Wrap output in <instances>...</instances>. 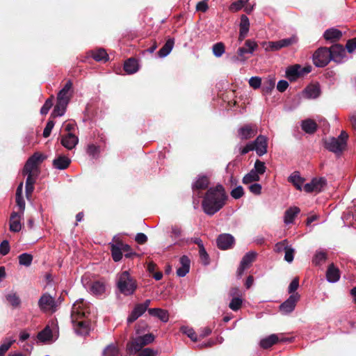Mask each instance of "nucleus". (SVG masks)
<instances>
[{
    "instance_id": "7ed1b4c3",
    "label": "nucleus",
    "mask_w": 356,
    "mask_h": 356,
    "mask_svg": "<svg viewBox=\"0 0 356 356\" xmlns=\"http://www.w3.org/2000/svg\"><path fill=\"white\" fill-rule=\"evenodd\" d=\"M84 300L81 298L76 300L72 308V321L74 326H77L76 332L79 334H83L88 332V324L84 321H77L78 318L86 316L88 312L84 308Z\"/></svg>"
},
{
    "instance_id": "0eeeda50",
    "label": "nucleus",
    "mask_w": 356,
    "mask_h": 356,
    "mask_svg": "<svg viewBox=\"0 0 356 356\" xmlns=\"http://www.w3.org/2000/svg\"><path fill=\"white\" fill-rule=\"evenodd\" d=\"M300 296L298 293H293L280 305V312L283 315L291 314L296 308V303L300 300Z\"/></svg>"
},
{
    "instance_id": "39448f33",
    "label": "nucleus",
    "mask_w": 356,
    "mask_h": 356,
    "mask_svg": "<svg viewBox=\"0 0 356 356\" xmlns=\"http://www.w3.org/2000/svg\"><path fill=\"white\" fill-rule=\"evenodd\" d=\"M44 159L45 156H44L42 154L39 152L34 153L26 161L22 170V174L24 175L26 174H31L38 176L39 173L38 165L42 163Z\"/></svg>"
},
{
    "instance_id": "6e6552de",
    "label": "nucleus",
    "mask_w": 356,
    "mask_h": 356,
    "mask_svg": "<svg viewBox=\"0 0 356 356\" xmlns=\"http://www.w3.org/2000/svg\"><path fill=\"white\" fill-rule=\"evenodd\" d=\"M38 307L42 312H55L57 304L54 298L49 293H45L38 300Z\"/></svg>"
},
{
    "instance_id": "a19ab883",
    "label": "nucleus",
    "mask_w": 356,
    "mask_h": 356,
    "mask_svg": "<svg viewBox=\"0 0 356 356\" xmlns=\"http://www.w3.org/2000/svg\"><path fill=\"white\" fill-rule=\"evenodd\" d=\"M33 261V256L29 253H22L19 256V263L26 267L30 266Z\"/></svg>"
},
{
    "instance_id": "603ef678",
    "label": "nucleus",
    "mask_w": 356,
    "mask_h": 356,
    "mask_svg": "<svg viewBox=\"0 0 356 356\" xmlns=\"http://www.w3.org/2000/svg\"><path fill=\"white\" fill-rule=\"evenodd\" d=\"M53 99L54 96H51L50 98H48L43 106H42L40 109V114L41 115H47L50 110V108L53 106Z\"/></svg>"
},
{
    "instance_id": "49530a36",
    "label": "nucleus",
    "mask_w": 356,
    "mask_h": 356,
    "mask_svg": "<svg viewBox=\"0 0 356 356\" xmlns=\"http://www.w3.org/2000/svg\"><path fill=\"white\" fill-rule=\"evenodd\" d=\"M180 330L182 333L186 334L192 341H197V335L193 328L187 326H181Z\"/></svg>"
},
{
    "instance_id": "2f4dec72",
    "label": "nucleus",
    "mask_w": 356,
    "mask_h": 356,
    "mask_svg": "<svg viewBox=\"0 0 356 356\" xmlns=\"http://www.w3.org/2000/svg\"><path fill=\"white\" fill-rule=\"evenodd\" d=\"M286 74L290 81H295L298 77L302 76L301 66L300 65H295L289 67L286 71Z\"/></svg>"
},
{
    "instance_id": "8fccbe9b",
    "label": "nucleus",
    "mask_w": 356,
    "mask_h": 356,
    "mask_svg": "<svg viewBox=\"0 0 356 356\" xmlns=\"http://www.w3.org/2000/svg\"><path fill=\"white\" fill-rule=\"evenodd\" d=\"M248 1L249 0H238L234 1L230 5L229 10L233 12L238 11L248 2Z\"/></svg>"
},
{
    "instance_id": "0e129e2a",
    "label": "nucleus",
    "mask_w": 356,
    "mask_h": 356,
    "mask_svg": "<svg viewBox=\"0 0 356 356\" xmlns=\"http://www.w3.org/2000/svg\"><path fill=\"white\" fill-rule=\"evenodd\" d=\"M174 46H163V47L158 51L159 58L166 57L172 50Z\"/></svg>"
},
{
    "instance_id": "5701e85b",
    "label": "nucleus",
    "mask_w": 356,
    "mask_h": 356,
    "mask_svg": "<svg viewBox=\"0 0 356 356\" xmlns=\"http://www.w3.org/2000/svg\"><path fill=\"white\" fill-rule=\"evenodd\" d=\"M150 316L158 318L163 323H167L169 320V313L167 310L161 308H150L148 309Z\"/></svg>"
},
{
    "instance_id": "338daca9",
    "label": "nucleus",
    "mask_w": 356,
    "mask_h": 356,
    "mask_svg": "<svg viewBox=\"0 0 356 356\" xmlns=\"http://www.w3.org/2000/svg\"><path fill=\"white\" fill-rule=\"evenodd\" d=\"M99 152V147L93 144L88 145L87 148V153L92 157L96 156Z\"/></svg>"
},
{
    "instance_id": "aec40b11",
    "label": "nucleus",
    "mask_w": 356,
    "mask_h": 356,
    "mask_svg": "<svg viewBox=\"0 0 356 356\" xmlns=\"http://www.w3.org/2000/svg\"><path fill=\"white\" fill-rule=\"evenodd\" d=\"M24 215L13 211L10 217V230L13 232H19L22 229L20 222L21 218Z\"/></svg>"
},
{
    "instance_id": "37998d69",
    "label": "nucleus",
    "mask_w": 356,
    "mask_h": 356,
    "mask_svg": "<svg viewBox=\"0 0 356 356\" xmlns=\"http://www.w3.org/2000/svg\"><path fill=\"white\" fill-rule=\"evenodd\" d=\"M298 42V39L296 35H293L290 38H285L277 42H269L268 44H292L297 43Z\"/></svg>"
},
{
    "instance_id": "4c0bfd02",
    "label": "nucleus",
    "mask_w": 356,
    "mask_h": 356,
    "mask_svg": "<svg viewBox=\"0 0 356 356\" xmlns=\"http://www.w3.org/2000/svg\"><path fill=\"white\" fill-rule=\"evenodd\" d=\"M6 300L10 304V305L17 308L20 306L21 300L19 297L15 292H10L6 295Z\"/></svg>"
},
{
    "instance_id": "4be33fe9",
    "label": "nucleus",
    "mask_w": 356,
    "mask_h": 356,
    "mask_svg": "<svg viewBox=\"0 0 356 356\" xmlns=\"http://www.w3.org/2000/svg\"><path fill=\"white\" fill-rule=\"evenodd\" d=\"M340 278V272L333 264L329 265L326 272V279L330 283H335Z\"/></svg>"
},
{
    "instance_id": "ea45409f",
    "label": "nucleus",
    "mask_w": 356,
    "mask_h": 356,
    "mask_svg": "<svg viewBox=\"0 0 356 356\" xmlns=\"http://www.w3.org/2000/svg\"><path fill=\"white\" fill-rule=\"evenodd\" d=\"M326 259L327 253L325 252L323 250H316L312 261L315 265L318 266L325 262Z\"/></svg>"
},
{
    "instance_id": "2eb2a0df",
    "label": "nucleus",
    "mask_w": 356,
    "mask_h": 356,
    "mask_svg": "<svg viewBox=\"0 0 356 356\" xmlns=\"http://www.w3.org/2000/svg\"><path fill=\"white\" fill-rule=\"evenodd\" d=\"M332 60L337 63H343L346 58V50L344 46H330Z\"/></svg>"
},
{
    "instance_id": "69168bd1",
    "label": "nucleus",
    "mask_w": 356,
    "mask_h": 356,
    "mask_svg": "<svg viewBox=\"0 0 356 356\" xmlns=\"http://www.w3.org/2000/svg\"><path fill=\"white\" fill-rule=\"evenodd\" d=\"M9 242L7 240H3L0 244V254L3 256H5L9 252Z\"/></svg>"
},
{
    "instance_id": "5fc2aeb1",
    "label": "nucleus",
    "mask_w": 356,
    "mask_h": 356,
    "mask_svg": "<svg viewBox=\"0 0 356 356\" xmlns=\"http://www.w3.org/2000/svg\"><path fill=\"white\" fill-rule=\"evenodd\" d=\"M230 194L234 199L238 200L244 195L243 188L241 186H238L232 190Z\"/></svg>"
},
{
    "instance_id": "09e8293b",
    "label": "nucleus",
    "mask_w": 356,
    "mask_h": 356,
    "mask_svg": "<svg viewBox=\"0 0 356 356\" xmlns=\"http://www.w3.org/2000/svg\"><path fill=\"white\" fill-rule=\"evenodd\" d=\"M120 248H122V253H124V257L127 258L131 257L136 253L131 250V248L128 244L123 243L122 241H118Z\"/></svg>"
},
{
    "instance_id": "c9c22d12",
    "label": "nucleus",
    "mask_w": 356,
    "mask_h": 356,
    "mask_svg": "<svg viewBox=\"0 0 356 356\" xmlns=\"http://www.w3.org/2000/svg\"><path fill=\"white\" fill-rule=\"evenodd\" d=\"M257 253L255 251H250L247 252L242 258L240 264L249 268L252 263L255 260Z\"/></svg>"
},
{
    "instance_id": "7c9ffc66",
    "label": "nucleus",
    "mask_w": 356,
    "mask_h": 356,
    "mask_svg": "<svg viewBox=\"0 0 356 356\" xmlns=\"http://www.w3.org/2000/svg\"><path fill=\"white\" fill-rule=\"evenodd\" d=\"M321 94V89L319 86L318 85H312L307 86L304 90V95L307 98L309 99H316Z\"/></svg>"
},
{
    "instance_id": "423d86ee",
    "label": "nucleus",
    "mask_w": 356,
    "mask_h": 356,
    "mask_svg": "<svg viewBox=\"0 0 356 356\" xmlns=\"http://www.w3.org/2000/svg\"><path fill=\"white\" fill-rule=\"evenodd\" d=\"M313 63L317 67H323L332 60L330 49L321 46L313 54Z\"/></svg>"
},
{
    "instance_id": "680f3d73",
    "label": "nucleus",
    "mask_w": 356,
    "mask_h": 356,
    "mask_svg": "<svg viewBox=\"0 0 356 356\" xmlns=\"http://www.w3.org/2000/svg\"><path fill=\"white\" fill-rule=\"evenodd\" d=\"M248 188H249L250 191L254 195H259L261 193L262 187L260 184H258V183L251 184Z\"/></svg>"
},
{
    "instance_id": "f704fd0d",
    "label": "nucleus",
    "mask_w": 356,
    "mask_h": 356,
    "mask_svg": "<svg viewBox=\"0 0 356 356\" xmlns=\"http://www.w3.org/2000/svg\"><path fill=\"white\" fill-rule=\"evenodd\" d=\"M289 181L292 183L298 190L302 191L304 179L300 176L298 172H294L291 174L289 177Z\"/></svg>"
},
{
    "instance_id": "e433bc0d",
    "label": "nucleus",
    "mask_w": 356,
    "mask_h": 356,
    "mask_svg": "<svg viewBox=\"0 0 356 356\" xmlns=\"http://www.w3.org/2000/svg\"><path fill=\"white\" fill-rule=\"evenodd\" d=\"M120 350L114 343H110L105 347L102 352V356H119Z\"/></svg>"
},
{
    "instance_id": "1a4fd4ad",
    "label": "nucleus",
    "mask_w": 356,
    "mask_h": 356,
    "mask_svg": "<svg viewBox=\"0 0 356 356\" xmlns=\"http://www.w3.org/2000/svg\"><path fill=\"white\" fill-rule=\"evenodd\" d=\"M327 181L324 177L313 178L309 183L304 185L303 189L307 193H320L326 186Z\"/></svg>"
},
{
    "instance_id": "c03bdc74",
    "label": "nucleus",
    "mask_w": 356,
    "mask_h": 356,
    "mask_svg": "<svg viewBox=\"0 0 356 356\" xmlns=\"http://www.w3.org/2000/svg\"><path fill=\"white\" fill-rule=\"evenodd\" d=\"M143 346H144L142 345L141 341H139L138 337H137L134 341L128 345V349L131 352L137 353L141 351Z\"/></svg>"
},
{
    "instance_id": "f8f14e48",
    "label": "nucleus",
    "mask_w": 356,
    "mask_h": 356,
    "mask_svg": "<svg viewBox=\"0 0 356 356\" xmlns=\"http://www.w3.org/2000/svg\"><path fill=\"white\" fill-rule=\"evenodd\" d=\"M325 146L327 149L336 154H340L346 147L345 142L334 137L327 140L325 143Z\"/></svg>"
},
{
    "instance_id": "dca6fc26",
    "label": "nucleus",
    "mask_w": 356,
    "mask_h": 356,
    "mask_svg": "<svg viewBox=\"0 0 356 356\" xmlns=\"http://www.w3.org/2000/svg\"><path fill=\"white\" fill-rule=\"evenodd\" d=\"M218 248L227 250L232 248L234 243V238L229 234H221L216 240Z\"/></svg>"
},
{
    "instance_id": "f3484780",
    "label": "nucleus",
    "mask_w": 356,
    "mask_h": 356,
    "mask_svg": "<svg viewBox=\"0 0 356 356\" xmlns=\"http://www.w3.org/2000/svg\"><path fill=\"white\" fill-rule=\"evenodd\" d=\"M180 266L177 269V275L178 277H185L190 270L191 260L186 255H183L179 259Z\"/></svg>"
},
{
    "instance_id": "774afa93",
    "label": "nucleus",
    "mask_w": 356,
    "mask_h": 356,
    "mask_svg": "<svg viewBox=\"0 0 356 356\" xmlns=\"http://www.w3.org/2000/svg\"><path fill=\"white\" fill-rule=\"evenodd\" d=\"M158 351L150 348H145L140 353V356H156Z\"/></svg>"
},
{
    "instance_id": "4468645a",
    "label": "nucleus",
    "mask_w": 356,
    "mask_h": 356,
    "mask_svg": "<svg viewBox=\"0 0 356 356\" xmlns=\"http://www.w3.org/2000/svg\"><path fill=\"white\" fill-rule=\"evenodd\" d=\"M252 143L254 150L259 156H261L267 152V138L265 136H258Z\"/></svg>"
},
{
    "instance_id": "20e7f679",
    "label": "nucleus",
    "mask_w": 356,
    "mask_h": 356,
    "mask_svg": "<svg viewBox=\"0 0 356 356\" xmlns=\"http://www.w3.org/2000/svg\"><path fill=\"white\" fill-rule=\"evenodd\" d=\"M81 282L83 287L92 295L99 297L106 293V284L103 281H90L86 277H82Z\"/></svg>"
},
{
    "instance_id": "393cba45",
    "label": "nucleus",
    "mask_w": 356,
    "mask_h": 356,
    "mask_svg": "<svg viewBox=\"0 0 356 356\" xmlns=\"http://www.w3.org/2000/svg\"><path fill=\"white\" fill-rule=\"evenodd\" d=\"M147 310L139 303L136 305L127 317V323H132L141 316Z\"/></svg>"
},
{
    "instance_id": "f257e3e1",
    "label": "nucleus",
    "mask_w": 356,
    "mask_h": 356,
    "mask_svg": "<svg viewBox=\"0 0 356 356\" xmlns=\"http://www.w3.org/2000/svg\"><path fill=\"white\" fill-rule=\"evenodd\" d=\"M227 195L221 184L209 188L204 196L202 207L204 212L213 216L219 211L225 204Z\"/></svg>"
},
{
    "instance_id": "b1692460",
    "label": "nucleus",
    "mask_w": 356,
    "mask_h": 356,
    "mask_svg": "<svg viewBox=\"0 0 356 356\" xmlns=\"http://www.w3.org/2000/svg\"><path fill=\"white\" fill-rule=\"evenodd\" d=\"M79 142L78 138L69 133L67 135L63 136L61 139V144L68 149H72L77 145Z\"/></svg>"
},
{
    "instance_id": "ddd939ff",
    "label": "nucleus",
    "mask_w": 356,
    "mask_h": 356,
    "mask_svg": "<svg viewBox=\"0 0 356 356\" xmlns=\"http://www.w3.org/2000/svg\"><path fill=\"white\" fill-rule=\"evenodd\" d=\"M257 134L256 124H248L238 130V134L241 140H247L253 138Z\"/></svg>"
},
{
    "instance_id": "a18cd8bd",
    "label": "nucleus",
    "mask_w": 356,
    "mask_h": 356,
    "mask_svg": "<svg viewBox=\"0 0 356 356\" xmlns=\"http://www.w3.org/2000/svg\"><path fill=\"white\" fill-rule=\"evenodd\" d=\"M266 167L264 162L257 160L254 163V168L252 169L259 176L263 175L266 172Z\"/></svg>"
},
{
    "instance_id": "bf43d9fd",
    "label": "nucleus",
    "mask_w": 356,
    "mask_h": 356,
    "mask_svg": "<svg viewBox=\"0 0 356 356\" xmlns=\"http://www.w3.org/2000/svg\"><path fill=\"white\" fill-rule=\"evenodd\" d=\"M15 341V339L6 338L0 346L1 351L6 353Z\"/></svg>"
},
{
    "instance_id": "4d7b16f0",
    "label": "nucleus",
    "mask_w": 356,
    "mask_h": 356,
    "mask_svg": "<svg viewBox=\"0 0 356 356\" xmlns=\"http://www.w3.org/2000/svg\"><path fill=\"white\" fill-rule=\"evenodd\" d=\"M54 125H55V122L53 120H49L47 122V123L44 129L43 134H42V135L44 138H47L50 136L51 130L53 129Z\"/></svg>"
},
{
    "instance_id": "3c124183",
    "label": "nucleus",
    "mask_w": 356,
    "mask_h": 356,
    "mask_svg": "<svg viewBox=\"0 0 356 356\" xmlns=\"http://www.w3.org/2000/svg\"><path fill=\"white\" fill-rule=\"evenodd\" d=\"M199 255L202 263L204 266H208L210 263L209 256L207 254L204 246L199 249Z\"/></svg>"
},
{
    "instance_id": "13d9d810",
    "label": "nucleus",
    "mask_w": 356,
    "mask_h": 356,
    "mask_svg": "<svg viewBox=\"0 0 356 356\" xmlns=\"http://www.w3.org/2000/svg\"><path fill=\"white\" fill-rule=\"evenodd\" d=\"M250 86L254 89H258L261 86V79L259 76H252L249 80Z\"/></svg>"
},
{
    "instance_id": "cd10ccee",
    "label": "nucleus",
    "mask_w": 356,
    "mask_h": 356,
    "mask_svg": "<svg viewBox=\"0 0 356 356\" xmlns=\"http://www.w3.org/2000/svg\"><path fill=\"white\" fill-rule=\"evenodd\" d=\"M71 160L63 155H60L53 161V166L58 170H65L70 164Z\"/></svg>"
},
{
    "instance_id": "c85d7f7f",
    "label": "nucleus",
    "mask_w": 356,
    "mask_h": 356,
    "mask_svg": "<svg viewBox=\"0 0 356 356\" xmlns=\"http://www.w3.org/2000/svg\"><path fill=\"white\" fill-rule=\"evenodd\" d=\"M301 128L306 134H313L317 129V124L312 119H306L301 122Z\"/></svg>"
},
{
    "instance_id": "9b49d317",
    "label": "nucleus",
    "mask_w": 356,
    "mask_h": 356,
    "mask_svg": "<svg viewBox=\"0 0 356 356\" xmlns=\"http://www.w3.org/2000/svg\"><path fill=\"white\" fill-rule=\"evenodd\" d=\"M209 178L207 176L202 175H198L192 185L193 198L197 199V201H198V199L200 197V193L199 191L207 188L209 186Z\"/></svg>"
},
{
    "instance_id": "de8ad7c7",
    "label": "nucleus",
    "mask_w": 356,
    "mask_h": 356,
    "mask_svg": "<svg viewBox=\"0 0 356 356\" xmlns=\"http://www.w3.org/2000/svg\"><path fill=\"white\" fill-rule=\"evenodd\" d=\"M138 339L139 341H141L142 345L146 346L147 344L152 343L155 339V337L153 334L148 333L143 336L138 337Z\"/></svg>"
},
{
    "instance_id": "79ce46f5",
    "label": "nucleus",
    "mask_w": 356,
    "mask_h": 356,
    "mask_svg": "<svg viewBox=\"0 0 356 356\" xmlns=\"http://www.w3.org/2000/svg\"><path fill=\"white\" fill-rule=\"evenodd\" d=\"M242 303H243L242 297L236 296V297H234L232 298V300L229 304V307L232 311L236 312V311H238L241 308Z\"/></svg>"
},
{
    "instance_id": "c756f323",
    "label": "nucleus",
    "mask_w": 356,
    "mask_h": 356,
    "mask_svg": "<svg viewBox=\"0 0 356 356\" xmlns=\"http://www.w3.org/2000/svg\"><path fill=\"white\" fill-rule=\"evenodd\" d=\"M69 102H62L57 100L56 104L54 108L51 116L53 117H61L65 111Z\"/></svg>"
},
{
    "instance_id": "72a5a7b5",
    "label": "nucleus",
    "mask_w": 356,
    "mask_h": 356,
    "mask_svg": "<svg viewBox=\"0 0 356 356\" xmlns=\"http://www.w3.org/2000/svg\"><path fill=\"white\" fill-rule=\"evenodd\" d=\"M111 250L113 261L115 262L120 261L122 258V252L118 241L111 244Z\"/></svg>"
},
{
    "instance_id": "473e14b6",
    "label": "nucleus",
    "mask_w": 356,
    "mask_h": 356,
    "mask_svg": "<svg viewBox=\"0 0 356 356\" xmlns=\"http://www.w3.org/2000/svg\"><path fill=\"white\" fill-rule=\"evenodd\" d=\"M278 341V336L275 334H272L264 339H261L259 342V345L261 348L267 349L275 344Z\"/></svg>"
},
{
    "instance_id": "a878e982",
    "label": "nucleus",
    "mask_w": 356,
    "mask_h": 356,
    "mask_svg": "<svg viewBox=\"0 0 356 356\" xmlns=\"http://www.w3.org/2000/svg\"><path fill=\"white\" fill-rule=\"evenodd\" d=\"M300 212V209L297 207H291L284 212V222L289 225L293 222L295 218Z\"/></svg>"
},
{
    "instance_id": "58836bf2",
    "label": "nucleus",
    "mask_w": 356,
    "mask_h": 356,
    "mask_svg": "<svg viewBox=\"0 0 356 356\" xmlns=\"http://www.w3.org/2000/svg\"><path fill=\"white\" fill-rule=\"evenodd\" d=\"M260 179V176L257 175L252 169L246 174L243 178V183L244 184H252L255 181H258Z\"/></svg>"
},
{
    "instance_id": "9d476101",
    "label": "nucleus",
    "mask_w": 356,
    "mask_h": 356,
    "mask_svg": "<svg viewBox=\"0 0 356 356\" xmlns=\"http://www.w3.org/2000/svg\"><path fill=\"white\" fill-rule=\"evenodd\" d=\"M258 46H246L239 47L237 54L230 56V60L233 63H243L248 58V55L252 54Z\"/></svg>"
},
{
    "instance_id": "a211bd4d",
    "label": "nucleus",
    "mask_w": 356,
    "mask_h": 356,
    "mask_svg": "<svg viewBox=\"0 0 356 356\" xmlns=\"http://www.w3.org/2000/svg\"><path fill=\"white\" fill-rule=\"evenodd\" d=\"M123 68L127 74H134L140 69L139 61L134 58H129L124 61Z\"/></svg>"
},
{
    "instance_id": "864d4df0",
    "label": "nucleus",
    "mask_w": 356,
    "mask_h": 356,
    "mask_svg": "<svg viewBox=\"0 0 356 356\" xmlns=\"http://www.w3.org/2000/svg\"><path fill=\"white\" fill-rule=\"evenodd\" d=\"M289 248L287 239H284L280 242H277L275 245L274 250L276 252H282L283 250H286Z\"/></svg>"
},
{
    "instance_id": "6e6d98bb",
    "label": "nucleus",
    "mask_w": 356,
    "mask_h": 356,
    "mask_svg": "<svg viewBox=\"0 0 356 356\" xmlns=\"http://www.w3.org/2000/svg\"><path fill=\"white\" fill-rule=\"evenodd\" d=\"M16 204L19 207V212L18 213L24 215L25 210V201L23 196H15Z\"/></svg>"
},
{
    "instance_id": "412c9836",
    "label": "nucleus",
    "mask_w": 356,
    "mask_h": 356,
    "mask_svg": "<svg viewBox=\"0 0 356 356\" xmlns=\"http://www.w3.org/2000/svg\"><path fill=\"white\" fill-rule=\"evenodd\" d=\"M341 36L342 32L335 28L328 29L323 33L324 38L331 43L337 42Z\"/></svg>"
},
{
    "instance_id": "bb28decb",
    "label": "nucleus",
    "mask_w": 356,
    "mask_h": 356,
    "mask_svg": "<svg viewBox=\"0 0 356 356\" xmlns=\"http://www.w3.org/2000/svg\"><path fill=\"white\" fill-rule=\"evenodd\" d=\"M38 340L41 343H49L53 341L52 330L49 326H46L37 335Z\"/></svg>"
},
{
    "instance_id": "6ab92c4d",
    "label": "nucleus",
    "mask_w": 356,
    "mask_h": 356,
    "mask_svg": "<svg viewBox=\"0 0 356 356\" xmlns=\"http://www.w3.org/2000/svg\"><path fill=\"white\" fill-rule=\"evenodd\" d=\"M89 55L97 62L106 63L109 60V56L103 48H98L89 52Z\"/></svg>"
},
{
    "instance_id": "f03ea898",
    "label": "nucleus",
    "mask_w": 356,
    "mask_h": 356,
    "mask_svg": "<svg viewBox=\"0 0 356 356\" xmlns=\"http://www.w3.org/2000/svg\"><path fill=\"white\" fill-rule=\"evenodd\" d=\"M115 284L120 293L125 296H132L138 288L136 280L129 270L118 273L116 275Z\"/></svg>"
},
{
    "instance_id": "e2e57ef3",
    "label": "nucleus",
    "mask_w": 356,
    "mask_h": 356,
    "mask_svg": "<svg viewBox=\"0 0 356 356\" xmlns=\"http://www.w3.org/2000/svg\"><path fill=\"white\" fill-rule=\"evenodd\" d=\"M294 252L295 250L293 248L289 247L285 250L284 260L289 263L292 262L294 259Z\"/></svg>"
},
{
    "instance_id": "052dcab7",
    "label": "nucleus",
    "mask_w": 356,
    "mask_h": 356,
    "mask_svg": "<svg viewBox=\"0 0 356 356\" xmlns=\"http://www.w3.org/2000/svg\"><path fill=\"white\" fill-rule=\"evenodd\" d=\"M299 286V280L298 277H295L291 282L290 283L289 287H288V292L289 293L293 294L296 293V291L298 289Z\"/></svg>"
}]
</instances>
